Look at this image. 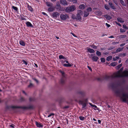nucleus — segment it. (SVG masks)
Wrapping results in <instances>:
<instances>
[{
	"label": "nucleus",
	"instance_id": "nucleus-1",
	"mask_svg": "<svg viewBox=\"0 0 128 128\" xmlns=\"http://www.w3.org/2000/svg\"><path fill=\"white\" fill-rule=\"evenodd\" d=\"M62 75V77L60 79V82L61 84H64L66 79V75L64 71L61 70H59Z\"/></svg>",
	"mask_w": 128,
	"mask_h": 128
},
{
	"label": "nucleus",
	"instance_id": "nucleus-2",
	"mask_svg": "<svg viewBox=\"0 0 128 128\" xmlns=\"http://www.w3.org/2000/svg\"><path fill=\"white\" fill-rule=\"evenodd\" d=\"M76 9V7L74 5H72L70 7H67L65 10V11L67 12H73Z\"/></svg>",
	"mask_w": 128,
	"mask_h": 128
},
{
	"label": "nucleus",
	"instance_id": "nucleus-3",
	"mask_svg": "<svg viewBox=\"0 0 128 128\" xmlns=\"http://www.w3.org/2000/svg\"><path fill=\"white\" fill-rule=\"evenodd\" d=\"M77 12L76 19L78 20L80 19L81 18V16L82 15L83 13L82 11L81 10H77Z\"/></svg>",
	"mask_w": 128,
	"mask_h": 128
},
{
	"label": "nucleus",
	"instance_id": "nucleus-4",
	"mask_svg": "<svg viewBox=\"0 0 128 128\" xmlns=\"http://www.w3.org/2000/svg\"><path fill=\"white\" fill-rule=\"evenodd\" d=\"M34 107L33 106L30 105L28 106H20V108H21L24 110L31 109H33Z\"/></svg>",
	"mask_w": 128,
	"mask_h": 128
},
{
	"label": "nucleus",
	"instance_id": "nucleus-5",
	"mask_svg": "<svg viewBox=\"0 0 128 128\" xmlns=\"http://www.w3.org/2000/svg\"><path fill=\"white\" fill-rule=\"evenodd\" d=\"M124 69L123 67H122L120 68L118 72V74L116 76V77H125L124 76V75L122 73V74H121L120 73L122 72Z\"/></svg>",
	"mask_w": 128,
	"mask_h": 128
},
{
	"label": "nucleus",
	"instance_id": "nucleus-6",
	"mask_svg": "<svg viewBox=\"0 0 128 128\" xmlns=\"http://www.w3.org/2000/svg\"><path fill=\"white\" fill-rule=\"evenodd\" d=\"M114 77L113 75L111 76L106 75L104 77V78L105 80H112Z\"/></svg>",
	"mask_w": 128,
	"mask_h": 128
},
{
	"label": "nucleus",
	"instance_id": "nucleus-7",
	"mask_svg": "<svg viewBox=\"0 0 128 128\" xmlns=\"http://www.w3.org/2000/svg\"><path fill=\"white\" fill-rule=\"evenodd\" d=\"M60 17L61 20H66L68 17V14H61L60 16Z\"/></svg>",
	"mask_w": 128,
	"mask_h": 128
},
{
	"label": "nucleus",
	"instance_id": "nucleus-8",
	"mask_svg": "<svg viewBox=\"0 0 128 128\" xmlns=\"http://www.w3.org/2000/svg\"><path fill=\"white\" fill-rule=\"evenodd\" d=\"M6 109H9L10 108H20V106L7 105L6 106Z\"/></svg>",
	"mask_w": 128,
	"mask_h": 128
},
{
	"label": "nucleus",
	"instance_id": "nucleus-9",
	"mask_svg": "<svg viewBox=\"0 0 128 128\" xmlns=\"http://www.w3.org/2000/svg\"><path fill=\"white\" fill-rule=\"evenodd\" d=\"M114 92L116 96L119 97L121 96L120 91L118 89H117L114 90Z\"/></svg>",
	"mask_w": 128,
	"mask_h": 128
},
{
	"label": "nucleus",
	"instance_id": "nucleus-10",
	"mask_svg": "<svg viewBox=\"0 0 128 128\" xmlns=\"http://www.w3.org/2000/svg\"><path fill=\"white\" fill-rule=\"evenodd\" d=\"M108 4L110 6V7L112 9L115 10L116 9V7L114 6V4L112 2H108Z\"/></svg>",
	"mask_w": 128,
	"mask_h": 128
},
{
	"label": "nucleus",
	"instance_id": "nucleus-11",
	"mask_svg": "<svg viewBox=\"0 0 128 128\" xmlns=\"http://www.w3.org/2000/svg\"><path fill=\"white\" fill-rule=\"evenodd\" d=\"M59 14L57 12H54L52 14V16L54 17L57 18L59 16Z\"/></svg>",
	"mask_w": 128,
	"mask_h": 128
},
{
	"label": "nucleus",
	"instance_id": "nucleus-12",
	"mask_svg": "<svg viewBox=\"0 0 128 128\" xmlns=\"http://www.w3.org/2000/svg\"><path fill=\"white\" fill-rule=\"evenodd\" d=\"M35 124L37 127L38 128H43V125L41 123H38L37 122H35Z\"/></svg>",
	"mask_w": 128,
	"mask_h": 128
},
{
	"label": "nucleus",
	"instance_id": "nucleus-13",
	"mask_svg": "<svg viewBox=\"0 0 128 128\" xmlns=\"http://www.w3.org/2000/svg\"><path fill=\"white\" fill-rule=\"evenodd\" d=\"M26 24L28 27H30L31 28H33L34 26L31 23L29 22H27L26 23Z\"/></svg>",
	"mask_w": 128,
	"mask_h": 128
},
{
	"label": "nucleus",
	"instance_id": "nucleus-14",
	"mask_svg": "<svg viewBox=\"0 0 128 128\" xmlns=\"http://www.w3.org/2000/svg\"><path fill=\"white\" fill-rule=\"evenodd\" d=\"M104 16L108 20H110L112 18L110 16L107 14L104 15Z\"/></svg>",
	"mask_w": 128,
	"mask_h": 128
},
{
	"label": "nucleus",
	"instance_id": "nucleus-15",
	"mask_svg": "<svg viewBox=\"0 0 128 128\" xmlns=\"http://www.w3.org/2000/svg\"><path fill=\"white\" fill-rule=\"evenodd\" d=\"M60 3L64 5H67V2L66 0H61Z\"/></svg>",
	"mask_w": 128,
	"mask_h": 128
},
{
	"label": "nucleus",
	"instance_id": "nucleus-16",
	"mask_svg": "<svg viewBox=\"0 0 128 128\" xmlns=\"http://www.w3.org/2000/svg\"><path fill=\"white\" fill-rule=\"evenodd\" d=\"M54 7L52 6L48 8V10L50 12H52L54 10Z\"/></svg>",
	"mask_w": 128,
	"mask_h": 128
},
{
	"label": "nucleus",
	"instance_id": "nucleus-17",
	"mask_svg": "<svg viewBox=\"0 0 128 128\" xmlns=\"http://www.w3.org/2000/svg\"><path fill=\"white\" fill-rule=\"evenodd\" d=\"M121 4L123 6H126V5L125 2H124L123 0H119Z\"/></svg>",
	"mask_w": 128,
	"mask_h": 128
},
{
	"label": "nucleus",
	"instance_id": "nucleus-18",
	"mask_svg": "<svg viewBox=\"0 0 128 128\" xmlns=\"http://www.w3.org/2000/svg\"><path fill=\"white\" fill-rule=\"evenodd\" d=\"M46 6L48 7H50L52 6L53 4L48 2H46Z\"/></svg>",
	"mask_w": 128,
	"mask_h": 128
},
{
	"label": "nucleus",
	"instance_id": "nucleus-19",
	"mask_svg": "<svg viewBox=\"0 0 128 128\" xmlns=\"http://www.w3.org/2000/svg\"><path fill=\"white\" fill-rule=\"evenodd\" d=\"M123 74L124 75V76L126 77L128 76V71L125 70L122 72Z\"/></svg>",
	"mask_w": 128,
	"mask_h": 128
},
{
	"label": "nucleus",
	"instance_id": "nucleus-20",
	"mask_svg": "<svg viewBox=\"0 0 128 128\" xmlns=\"http://www.w3.org/2000/svg\"><path fill=\"white\" fill-rule=\"evenodd\" d=\"M19 43L20 45L23 46H25V42L22 40H21L20 41Z\"/></svg>",
	"mask_w": 128,
	"mask_h": 128
},
{
	"label": "nucleus",
	"instance_id": "nucleus-21",
	"mask_svg": "<svg viewBox=\"0 0 128 128\" xmlns=\"http://www.w3.org/2000/svg\"><path fill=\"white\" fill-rule=\"evenodd\" d=\"M24 17V16L22 14H21L20 15V19L21 20H26V19Z\"/></svg>",
	"mask_w": 128,
	"mask_h": 128
},
{
	"label": "nucleus",
	"instance_id": "nucleus-22",
	"mask_svg": "<svg viewBox=\"0 0 128 128\" xmlns=\"http://www.w3.org/2000/svg\"><path fill=\"white\" fill-rule=\"evenodd\" d=\"M88 51L90 53H94L95 51L94 50L89 48L87 49Z\"/></svg>",
	"mask_w": 128,
	"mask_h": 128
},
{
	"label": "nucleus",
	"instance_id": "nucleus-23",
	"mask_svg": "<svg viewBox=\"0 0 128 128\" xmlns=\"http://www.w3.org/2000/svg\"><path fill=\"white\" fill-rule=\"evenodd\" d=\"M59 58L60 60L62 59H63L65 60H67L66 58L65 57L62 55H60L59 56Z\"/></svg>",
	"mask_w": 128,
	"mask_h": 128
},
{
	"label": "nucleus",
	"instance_id": "nucleus-24",
	"mask_svg": "<svg viewBox=\"0 0 128 128\" xmlns=\"http://www.w3.org/2000/svg\"><path fill=\"white\" fill-rule=\"evenodd\" d=\"M92 60L96 62L98 59V57L96 56H94L92 57Z\"/></svg>",
	"mask_w": 128,
	"mask_h": 128
},
{
	"label": "nucleus",
	"instance_id": "nucleus-25",
	"mask_svg": "<svg viewBox=\"0 0 128 128\" xmlns=\"http://www.w3.org/2000/svg\"><path fill=\"white\" fill-rule=\"evenodd\" d=\"M89 13L86 11H84V16L85 17L87 16L89 14Z\"/></svg>",
	"mask_w": 128,
	"mask_h": 128
},
{
	"label": "nucleus",
	"instance_id": "nucleus-26",
	"mask_svg": "<svg viewBox=\"0 0 128 128\" xmlns=\"http://www.w3.org/2000/svg\"><path fill=\"white\" fill-rule=\"evenodd\" d=\"M28 10L31 12H32L33 11V8H32V6L30 5H28L27 7Z\"/></svg>",
	"mask_w": 128,
	"mask_h": 128
},
{
	"label": "nucleus",
	"instance_id": "nucleus-27",
	"mask_svg": "<svg viewBox=\"0 0 128 128\" xmlns=\"http://www.w3.org/2000/svg\"><path fill=\"white\" fill-rule=\"evenodd\" d=\"M117 20L118 21L121 23H123L124 22V21L123 20L122 18H117Z\"/></svg>",
	"mask_w": 128,
	"mask_h": 128
},
{
	"label": "nucleus",
	"instance_id": "nucleus-28",
	"mask_svg": "<svg viewBox=\"0 0 128 128\" xmlns=\"http://www.w3.org/2000/svg\"><path fill=\"white\" fill-rule=\"evenodd\" d=\"M79 8L80 9H84L85 8V5L83 4H81L79 6Z\"/></svg>",
	"mask_w": 128,
	"mask_h": 128
},
{
	"label": "nucleus",
	"instance_id": "nucleus-29",
	"mask_svg": "<svg viewBox=\"0 0 128 128\" xmlns=\"http://www.w3.org/2000/svg\"><path fill=\"white\" fill-rule=\"evenodd\" d=\"M112 56H109L107 57L106 60L108 61H109L112 59Z\"/></svg>",
	"mask_w": 128,
	"mask_h": 128
},
{
	"label": "nucleus",
	"instance_id": "nucleus-30",
	"mask_svg": "<svg viewBox=\"0 0 128 128\" xmlns=\"http://www.w3.org/2000/svg\"><path fill=\"white\" fill-rule=\"evenodd\" d=\"M123 49V48H118L116 50V52L117 53L118 52H120Z\"/></svg>",
	"mask_w": 128,
	"mask_h": 128
},
{
	"label": "nucleus",
	"instance_id": "nucleus-31",
	"mask_svg": "<svg viewBox=\"0 0 128 128\" xmlns=\"http://www.w3.org/2000/svg\"><path fill=\"white\" fill-rule=\"evenodd\" d=\"M12 8L14 10L16 11H17L18 10V8L16 7L12 6Z\"/></svg>",
	"mask_w": 128,
	"mask_h": 128
},
{
	"label": "nucleus",
	"instance_id": "nucleus-32",
	"mask_svg": "<svg viewBox=\"0 0 128 128\" xmlns=\"http://www.w3.org/2000/svg\"><path fill=\"white\" fill-rule=\"evenodd\" d=\"M105 8L107 10H109L110 9V7L108 5L105 4L104 6Z\"/></svg>",
	"mask_w": 128,
	"mask_h": 128
},
{
	"label": "nucleus",
	"instance_id": "nucleus-33",
	"mask_svg": "<svg viewBox=\"0 0 128 128\" xmlns=\"http://www.w3.org/2000/svg\"><path fill=\"white\" fill-rule=\"evenodd\" d=\"M35 99L34 98L30 97L29 98V100L30 102L34 101Z\"/></svg>",
	"mask_w": 128,
	"mask_h": 128
},
{
	"label": "nucleus",
	"instance_id": "nucleus-34",
	"mask_svg": "<svg viewBox=\"0 0 128 128\" xmlns=\"http://www.w3.org/2000/svg\"><path fill=\"white\" fill-rule=\"evenodd\" d=\"M82 108H84L86 106V103H82Z\"/></svg>",
	"mask_w": 128,
	"mask_h": 128
},
{
	"label": "nucleus",
	"instance_id": "nucleus-35",
	"mask_svg": "<svg viewBox=\"0 0 128 128\" xmlns=\"http://www.w3.org/2000/svg\"><path fill=\"white\" fill-rule=\"evenodd\" d=\"M113 2L116 5V6L118 5V3L117 0H113Z\"/></svg>",
	"mask_w": 128,
	"mask_h": 128
},
{
	"label": "nucleus",
	"instance_id": "nucleus-36",
	"mask_svg": "<svg viewBox=\"0 0 128 128\" xmlns=\"http://www.w3.org/2000/svg\"><path fill=\"white\" fill-rule=\"evenodd\" d=\"M89 104L92 106L96 108H97V106L94 104H92V103H89Z\"/></svg>",
	"mask_w": 128,
	"mask_h": 128
},
{
	"label": "nucleus",
	"instance_id": "nucleus-37",
	"mask_svg": "<svg viewBox=\"0 0 128 128\" xmlns=\"http://www.w3.org/2000/svg\"><path fill=\"white\" fill-rule=\"evenodd\" d=\"M87 12H90L92 10V9L90 7H88L86 9Z\"/></svg>",
	"mask_w": 128,
	"mask_h": 128
},
{
	"label": "nucleus",
	"instance_id": "nucleus-38",
	"mask_svg": "<svg viewBox=\"0 0 128 128\" xmlns=\"http://www.w3.org/2000/svg\"><path fill=\"white\" fill-rule=\"evenodd\" d=\"M96 54L97 56H99L101 55V53L98 51H97L96 52Z\"/></svg>",
	"mask_w": 128,
	"mask_h": 128
},
{
	"label": "nucleus",
	"instance_id": "nucleus-39",
	"mask_svg": "<svg viewBox=\"0 0 128 128\" xmlns=\"http://www.w3.org/2000/svg\"><path fill=\"white\" fill-rule=\"evenodd\" d=\"M111 66H115L116 65V63L115 62H114L111 63L110 64Z\"/></svg>",
	"mask_w": 128,
	"mask_h": 128
},
{
	"label": "nucleus",
	"instance_id": "nucleus-40",
	"mask_svg": "<svg viewBox=\"0 0 128 128\" xmlns=\"http://www.w3.org/2000/svg\"><path fill=\"white\" fill-rule=\"evenodd\" d=\"M123 28L126 30H128V27L126 25L123 24L122 26Z\"/></svg>",
	"mask_w": 128,
	"mask_h": 128
},
{
	"label": "nucleus",
	"instance_id": "nucleus-41",
	"mask_svg": "<svg viewBox=\"0 0 128 128\" xmlns=\"http://www.w3.org/2000/svg\"><path fill=\"white\" fill-rule=\"evenodd\" d=\"M25 100L24 98L23 97H21L20 99V101L21 102H23Z\"/></svg>",
	"mask_w": 128,
	"mask_h": 128
},
{
	"label": "nucleus",
	"instance_id": "nucleus-42",
	"mask_svg": "<svg viewBox=\"0 0 128 128\" xmlns=\"http://www.w3.org/2000/svg\"><path fill=\"white\" fill-rule=\"evenodd\" d=\"M110 86L112 88H114L115 86V84L114 83H112L111 84Z\"/></svg>",
	"mask_w": 128,
	"mask_h": 128
},
{
	"label": "nucleus",
	"instance_id": "nucleus-43",
	"mask_svg": "<svg viewBox=\"0 0 128 128\" xmlns=\"http://www.w3.org/2000/svg\"><path fill=\"white\" fill-rule=\"evenodd\" d=\"M80 119L81 120H84V118L83 116H80L79 117Z\"/></svg>",
	"mask_w": 128,
	"mask_h": 128
},
{
	"label": "nucleus",
	"instance_id": "nucleus-44",
	"mask_svg": "<svg viewBox=\"0 0 128 128\" xmlns=\"http://www.w3.org/2000/svg\"><path fill=\"white\" fill-rule=\"evenodd\" d=\"M119 58L118 56H116L115 58H113V60L114 61H115L119 59Z\"/></svg>",
	"mask_w": 128,
	"mask_h": 128
},
{
	"label": "nucleus",
	"instance_id": "nucleus-45",
	"mask_svg": "<svg viewBox=\"0 0 128 128\" xmlns=\"http://www.w3.org/2000/svg\"><path fill=\"white\" fill-rule=\"evenodd\" d=\"M122 65L121 64L118 65L116 67V69H119L122 66Z\"/></svg>",
	"mask_w": 128,
	"mask_h": 128
},
{
	"label": "nucleus",
	"instance_id": "nucleus-46",
	"mask_svg": "<svg viewBox=\"0 0 128 128\" xmlns=\"http://www.w3.org/2000/svg\"><path fill=\"white\" fill-rule=\"evenodd\" d=\"M101 62H105V59L103 58H101Z\"/></svg>",
	"mask_w": 128,
	"mask_h": 128
},
{
	"label": "nucleus",
	"instance_id": "nucleus-47",
	"mask_svg": "<svg viewBox=\"0 0 128 128\" xmlns=\"http://www.w3.org/2000/svg\"><path fill=\"white\" fill-rule=\"evenodd\" d=\"M22 61L24 64L26 65L28 64V62L24 60H22Z\"/></svg>",
	"mask_w": 128,
	"mask_h": 128
},
{
	"label": "nucleus",
	"instance_id": "nucleus-48",
	"mask_svg": "<svg viewBox=\"0 0 128 128\" xmlns=\"http://www.w3.org/2000/svg\"><path fill=\"white\" fill-rule=\"evenodd\" d=\"M32 79L34 80L37 83H38V80H37L35 78H33Z\"/></svg>",
	"mask_w": 128,
	"mask_h": 128
},
{
	"label": "nucleus",
	"instance_id": "nucleus-49",
	"mask_svg": "<svg viewBox=\"0 0 128 128\" xmlns=\"http://www.w3.org/2000/svg\"><path fill=\"white\" fill-rule=\"evenodd\" d=\"M120 32H123L126 31V30L122 28L120 29Z\"/></svg>",
	"mask_w": 128,
	"mask_h": 128
},
{
	"label": "nucleus",
	"instance_id": "nucleus-50",
	"mask_svg": "<svg viewBox=\"0 0 128 128\" xmlns=\"http://www.w3.org/2000/svg\"><path fill=\"white\" fill-rule=\"evenodd\" d=\"M70 2H73L74 3H76L77 2V1L76 0H70Z\"/></svg>",
	"mask_w": 128,
	"mask_h": 128
},
{
	"label": "nucleus",
	"instance_id": "nucleus-51",
	"mask_svg": "<svg viewBox=\"0 0 128 128\" xmlns=\"http://www.w3.org/2000/svg\"><path fill=\"white\" fill-rule=\"evenodd\" d=\"M54 114L52 113L50 114H49L48 116V117H50L52 116H54Z\"/></svg>",
	"mask_w": 128,
	"mask_h": 128
},
{
	"label": "nucleus",
	"instance_id": "nucleus-52",
	"mask_svg": "<svg viewBox=\"0 0 128 128\" xmlns=\"http://www.w3.org/2000/svg\"><path fill=\"white\" fill-rule=\"evenodd\" d=\"M33 84L31 83H30L29 85H28V88H31L33 86Z\"/></svg>",
	"mask_w": 128,
	"mask_h": 128
},
{
	"label": "nucleus",
	"instance_id": "nucleus-53",
	"mask_svg": "<svg viewBox=\"0 0 128 128\" xmlns=\"http://www.w3.org/2000/svg\"><path fill=\"white\" fill-rule=\"evenodd\" d=\"M98 14L99 15H101L102 14V12L100 10H99L98 11Z\"/></svg>",
	"mask_w": 128,
	"mask_h": 128
},
{
	"label": "nucleus",
	"instance_id": "nucleus-54",
	"mask_svg": "<svg viewBox=\"0 0 128 128\" xmlns=\"http://www.w3.org/2000/svg\"><path fill=\"white\" fill-rule=\"evenodd\" d=\"M126 55V54L125 53H123L122 54H121L120 55H119V56H124Z\"/></svg>",
	"mask_w": 128,
	"mask_h": 128
},
{
	"label": "nucleus",
	"instance_id": "nucleus-55",
	"mask_svg": "<svg viewBox=\"0 0 128 128\" xmlns=\"http://www.w3.org/2000/svg\"><path fill=\"white\" fill-rule=\"evenodd\" d=\"M79 93L80 94L83 95L84 94V92H83L80 91L79 92Z\"/></svg>",
	"mask_w": 128,
	"mask_h": 128
},
{
	"label": "nucleus",
	"instance_id": "nucleus-56",
	"mask_svg": "<svg viewBox=\"0 0 128 128\" xmlns=\"http://www.w3.org/2000/svg\"><path fill=\"white\" fill-rule=\"evenodd\" d=\"M91 46L92 48L94 49H96L97 48V47L96 46L92 45Z\"/></svg>",
	"mask_w": 128,
	"mask_h": 128
},
{
	"label": "nucleus",
	"instance_id": "nucleus-57",
	"mask_svg": "<svg viewBox=\"0 0 128 128\" xmlns=\"http://www.w3.org/2000/svg\"><path fill=\"white\" fill-rule=\"evenodd\" d=\"M116 23V24L118 25L119 26H120V27H121L122 26V25H121V24L120 23H118V22H115Z\"/></svg>",
	"mask_w": 128,
	"mask_h": 128
},
{
	"label": "nucleus",
	"instance_id": "nucleus-58",
	"mask_svg": "<svg viewBox=\"0 0 128 128\" xmlns=\"http://www.w3.org/2000/svg\"><path fill=\"white\" fill-rule=\"evenodd\" d=\"M14 126H15L13 124H12L11 125H10V126L12 128H14Z\"/></svg>",
	"mask_w": 128,
	"mask_h": 128
},
{
	"label": "nucleus",
	"instance_id": "nucleus-59",
	"mask_svg": "<svg viewBox=\"0 0 128 128\" xmlns=\"http://www.w3.org/2000/svg\"><path fill=\"white\" fill-rule=\"evenodd\" d=\"M106 24L108 28H109L110 26V24H108L107 23H106Z\"/></svg>",
	"mask_w": 128,
	"mask_h": 128
},
{
	"label": "nucleus",
	"instance_id": "nucleus-60",
	"mask_svg": "<svg viewBox=\"0 0 128 128\" xmlns=\"http://www.w3.org/2000/svg\"><path fill=\"white\" fill-rule=\"evenodd\" d=\"M72 18L73 19H75L76 18L75 16L74 15V14H72Z\"/></svg>",
	"mask_w": 128,
	"mask_h": 128
},
{
	"label": "nucleus",
	"instance_id": "nucleus-61",
	"mask_svg": "<svg viewBox=\"0 0 128 128\" xmlns=\"http://www.w3.org/2000/svg\"><path fill=\"white\" fill-rule=\"evenodd\" d=\"M63 66L64 67H68V64H63Z\"/></svg>",
	"mask_w": 128,
	"mask_h": 128
},
{
	"label": "nucleus",
	"instance_id": "nucleus-62",
	"mask_svg": "<svg viewBox=\"0 0 128 128\" xmlns=\"http://www.w3.org/2000/svg\"><path fill=\"white\" fill-rule=\"evenodd\" d=\"M88 67L90 70L91 71H92V68L90 67L89 66H88Z\"/></svg>",
	"mask_w": 128,
	"mask_h": 128
},
{
	"label": "nucleus",
	"instance_id": "nucleus-63",
	"mask_svg": "<svg viewBox=\"0 0 128 128\" xmlns=\"http://www.w3.org/2000/svg\"><path fill=\"white\" fill-rule=\"evenodd\" d=\"M70 34H72V35L74 37H77V36H76V35L75 34H74V33H73L72 32H71Z\"/></svg>",
	"mask_w": 128,
	"mask_h": 128
},
{
	"label": "nucleus",
	"instance_id": "nucleus-64",
	"mask_svg": "<svg viewBox=\"0 0 128 128\" xmlns=\"http://www.w3.org/2000/svg\"><path fill=\"white\" fill-rule=\"evenodd\" d=\"M125 43H123L122 44H120V46H122L125 45Z\"/></svg>",
	"mask_w": 128,
	"mask_h": 128
}]
</instances>
